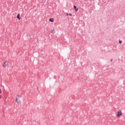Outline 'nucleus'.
Segmentation results:
<instances>
[{"mask_svg":"<svg viewBox=\"0 0 125 125\" xmlns=\"http://www.w3.org/2000/svg\"><path fill=\"white\" fill-rule=\"evenodd\" d=\"M8 65V62H3V67H4V68H5V67H7Z\"/></svg>","mask_w":125,"mask_h":125,"instance_id":"obj_2","label":"nucleus"},{"mask_svg":"<svg viewBox=\"0 0 125 125\" xmlns=\"http://www.w3.org/2000/svg\"><path fill=\"white\" fill-rule=\"evenodd\" d=\"M20 97H21V96H20V95H18L16 97V102H17V103H18L19 104H20V103H21Z\"/></svg>","mask_w":125,"mask_h":125,"instance_id":"obj_1","label":"nucleus"},{"mask_svg":"<svg viewBox=\"0 0 125 125\" xmlns=\"http://www.w3.org/2000/svg\"><path fill=\"white\" fill-rule=\"evenodd\" d=\"M0 93H1V89L0 88Z\"/></svg>","mask_w":125,"mask_h":125,"instance_id":"obj_11","label":"nucleus"},{"mask_svg":"<svg viewBox=\"0 0 125 125\" xmlns=\"http://www.w3.org/2000/svg\"><path fill=\"white\" fill-rule=\"evenodd\" d=\"M110 61L112 62V61H113V59H111Z\"/></svg>","mask_w":125,"mask_h":125,"instance_id":"obj_12","label":"nucleus"},{"mask_svg":"<svg viewBox=\"0 0 125 125\" xmlns=\"http://www.w3.org/2000/svg\"><path fill=\"white\" fill-rule=\"evenodd\" d=\"M17 19H19V20H20L21 19V17H20V14H18L17 16Z\"/></svg>","mask_w":125,"mask_h":125,"instance_id":"obj_5","label":"nucleus"},{"mask_svg":"<svg viewBox=\"0 0 125 125\" xmlns=\"http://www.w3.org/2000/svg\"><path fill=\"white\" fill-rule=\"evenodd\" d=\"M123 115V113H122V111L119 110L118 112H117V116L118 117H120V116H122Z\"/></svg>","mask_w":125,"mask_h":125,"instance_id":"obj_3","label":"nucleus"},{"mask_svg":"<svg viewBox=\"0 0 125 125\" xmlns=\"http://www.w3.org/2000/svg\"><path fill=\"white\" fill-rule=\"evenodd\" d=\"M73 7L75 11H78V10H79V8H78L76 5H74Z\"/></svg>","mask_w":125,"mask_h":125,"instance_id":"obj_4","label":"nucleus"},{"mask_svg":"<svg viewBox=\"0 0 125 125\" xmlns=\"http://www.w3.org/2000/svg\"><path fill=\"white\" fill-rule=\"evenodd\" d=\"M53 32H54V30H52L51 33H53Z\"/></svg>","mask_w":125,"mask_h":125,"instance_id":"obj_10","label":"nucleus"},{"mask_svg":"<svg viewBox=\"0 0 125 125\" xmlns=\"http://www.w3.org/2000/svg\"><path fill=\"white\" fill-rule=\"evenodd\" d=\"M69 16H72V14H71V13H70V14H69Z\"/></svg>","mask_w":125,"mask_h":125,"instance_id":"obj_9","label":"nucleus"},{"mask_svg":"<svg viewBox=\"0 0 125 125\" xmlns=\"http://www.w3.org/2000/svg\"><path fill=\"white\" fill-rule=\"evenodd\" d=\"M50 22H53L54 21V20L52 18L49 19Z\"/></svg>","mask_w":125,"mask_h":125,"instance_id":"obj_6","label":"nucleus"},{"mask_svg":"<svg viewBox=\"0 0 125 125\" xmlns=\"http://www.w3.org/2000/svg\"><path fill=\"white\" fill-rule=\"evenodd\" d=\"M66 16H69V13H66Z\"/></svg>","mask_w":125,"mask_h":125,"instance_id":"obj_8","label":"nucleus"},{"mask_svg":"<svg viewBox=\"0 0 125 125\" xmlns=\"http://www.w3.org/2000/svg\"><path fill=\"white\" fill-rule=\"evenodd\" d=\"M122 41H121V40H120V41H119V43H122Z\"/></svg>","mask_w":125,"mask_h":125,"instance_id":"obj_7","label":"nucleus"}]
</instances>
